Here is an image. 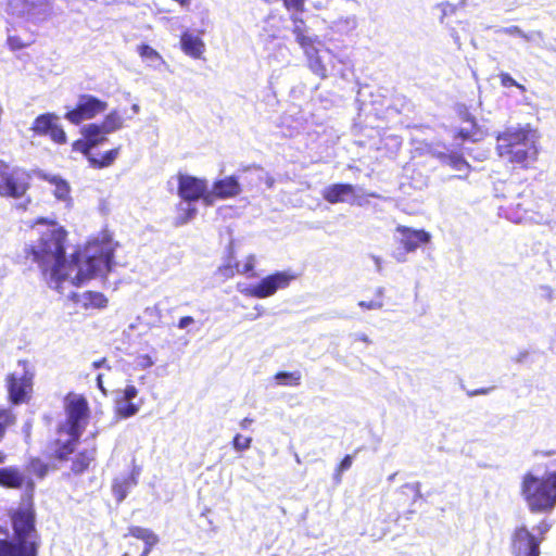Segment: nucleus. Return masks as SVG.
<instances>
[{"label":"nucleus","mask_w":556,"mask_h":556,"mask_svg":"<svg viewBox=\"0 0 556 556\" xmlns=\"http://www.w3.org/2000/svg\"><path fill=\"white\" fill-rule=\"evenodd\" d=\"M440 160L442 164L447 165L454 170L469 172L471 168L463 154L458 152L444 153L440 156Z\"/></svg>","instance_id":"a878e982"},{"label":"nucleus","mask_w":556,"mask_h":556,"mask_svg":"<svg viewBox=\"0 0 556 556\" xmlns=\"http://www.w3.org/2000/svg\"><path fill=\"white\" fill-rule=\"evenodd\" d=\"M294 276L286 271H276L266 276L254 286L245 289L244 294L256 299H265L274 295L279 289L287 288Z\"/></svg>","instance_id":"9b49d317"},{"label":"nucleus","mask_w":556,"mask_h":556,"mask_svg":"<svg viewBox=\"0 0 556 556\" xmlns=\"http://www.w3.org/2000/svg\"><path fill=\"white\" fill-rule=\"evenodd\" d=\"M137 484V479L134 475H128L122 478H115L112 483V491L115 498L122 502L128 494L129 490Z\"/></svg>","instance_id":"393cba45"},{"label":"nucleus","mask_w":556,"mask_h":556,"mask_svg":"<svg viewBox=\"0 0 556 556\" xmlns=\"http://www.w3.org/2000/svg\"><path fill=\"white\" fill-rule=\"evenodd\" d=\"M252 422H253V419L245 417V418H243V419L240 421V426H241V428L245 429V428H248Z\"/></svg>","instance_id":"603ef678"},{"label":"nucleus","mask_w":556,"mask_h":556,"mask_svg":"<svg viewBox=\"0 0 556 556\" xmlns=\"http://www.w3.org/2000/svg\"><path fill=\"white\" fill-rule=\"evenodd\" d=\"M51 185L54 186L53 194L59 200H68L71 194V188L66 180L51 176L46 178Z\"/></svg>","instance_id":"c756f323"},{"label":"nucleus","mask_w":556,"mask_h":556,"mask_svg":"<svg viewBox=\"0 0 556 556\" xmlns=\"http://www.w3.org/2000/svg\"><path fill=\"white\" fill-rule=\"evenodd\" d=\"M352 463H353V457L351 455H345L341 459V462L338 464L336 471H334V477H336L337 481L341 480L342 473L351 468Z\"/></svg>","instance_id":"79ce46f5"},{"label":"nucleus","mask_w":556,"mask_h":556,"mask_svg":"<svg viewBox=\"0 0 556 556\" xmlns=\"http://www.w3.org/2000/svg\"><path fill=\"white\" fill-rule=\"evenodd\" d=\"M137 52L142 59L151 61H162L161 54L147 43H141L137 47Z\"/></svg>","instance_id":"c9c22d12"},{"label":"nucleus","mask_w":556,"mask_h":556,"mask_svg":"<svg viewBox=\"0 0 556 556\" xmlns=\"http://www.w3.org/2000/svg\"><path fill=\"white\" fill-rule=\"evenodd\" d=\"M0 486L22 489L26 486L30 494L23 504L10 511V520L15 541L0 539L9 543L0 556H38L39 536L36 531V511L33 502L35 483L27 479L17 467L0 468Z\"/></svg>","instance_id":"f257e3e1"},{"label":"nucleus","mask_w":556,"mask_h":556,"mask_svg":"<svg viewBox=\"0 0 556 556\" xmlns=\"http://www.w3.org/2000/svg\"><path fill=\"white\" fill-rule=\"evenodd\" d=\"M25 468L29 475H31L38 479L46 478V476L48 475V472L50 470L49 464L37 456L30 457L28 459Z\"/></svg>","instance_id":"bb28decb"},{"label":"nucleus","mask_w":556,"mask_h":556,"mask_svg":"<svg viewBox=\"0 0 556 556\" xmlns=\"http://www.w3.org/2000/svg\"><path fill=\"white\" fill-rule=\"evenodd\" d=\"M355 188L351 184H333L323 193L324 199L331 204L344 202L346 197L354 194Z\"/></svg>","instance_id":"aec40b11"},{"label":"nucleus","mask_w":556,"mask_h":556,"mask_svg":"<svg viewBox=\"0 0 556 556\" xmlns=\"http://www.w3.org/2000/svg\"><path fill=\"white\" fill-rule=\"evenodd\" d=\"M99 125L103 127L104 131L109 135L121 129L124 125V119L116 110H113L104 116L102 123Z\"/></svg>","instance_id":"c85d7f7f"},{"label":"nucleus","mask_w":556,"mask_h":556,"mask_svg":"<svg viewBox=\"0 0 556 556\" xmlns=\"http://www.w3.org/2000/svg\"><path fill=\"white\" fill-rule=\"evenodd\" d=\"M496 151L501 157L521 168H529L538 159V148L532 129L527 127H507L498 132Z\"/></svg>","instance_id":"7ed1b4c3"},{"label":"nucleus","mask_w":556,"mask_h":556,"mask_svg":"<svg viewBox=\"0 0 556 556\" xmlns=\"http://www.w3.org/2000/svg\"><path fill=\"white\" fill-rule=\"evenodd\" d=\"M138 394V390L134 384H128L123 390V400L125 402H130L132 399H135Z\"/></svg>","instance_id":"c03bdc74"},{"label":"nucleus","mask_w":556,"mask_h":556,"mask_svg":"<svg viewBox=\"0 0 556 556\" xmlns=\"http://www.w3.org/2000/svg\"><path fill=\"white\" fill-rule=\"evenodd\" d=\"M125 536H132L143 541L144 547L139 556H149L152 548L159 543V536L152 530L139 526L128 527V532Z\"/></svg>","instance_id":"a211bd4d"},{"label":"nucleus","mask_w":556,"mask_h":556,"mask_svg":"<svg viewBox=\"0 0 556 556\" xmlns=\"http://www.w3.org/2000/svg\"><path fill=\"white\" fill-rule=\"evenodd\" d=\"M542 542V536L534 535L522 525L517 527L511 534L510 549L514 556H540Z\"/></svg>","instance_id":"f8f14e48"},{"label":"nucleus","mask_w":556,"mask_h":556,"mask_svg":"<svg viewBox=\"0 0 556 556\" xmlns=\"http://www.w3.org/2000/svg\"><path fill=\"white\" fill-rule=\"evenodd\" d=\"M396 231L401 235L400 245L407 253L414 252L419 245L430 241V235L422 229L414 230L400 225L396 227Z\"/></svg>","instance_id":"dca6fc26"},{"label":"nucleus","mask_w":556,"mask_h":556,"mask_svg":"<svg viewBox=\"0 0 556 556\" xmlns=\"http://www.w3.org/2000/svg\"><path fill=\"white\" fill-rule=\"evenodd\" d=\"M30 181L29 172L0 159V198L23 199L30 189Z\"/></svg>","instance_id":"0eeeda50"},{"label":"nucleus","mask_w":556,"mask_h":556,"mask_svg":"<svg viewBox=\"0 0 556 556\" xmlns=\"http://www.w3.org/2000/svg\"><path fill=\"white\" fill-rule=\"evenodd\" d=\"M65 421L58 427V433L81 435L89 424L90 407L85 395L68 392L64 396Z\"/></svg>","instance_id":"423d86ee"},{"label":"nucleus","mask_w":556,"mask_h":556,"mask_svg":"<svg viewBox=\"0 0 556 556\" xmlns=\"http://www.w3.org/2000/svg\"><path fill=\"white\" fill-rule=\"evenodd\" d=\"M241 192V186L235 176H228L213 184L212 194L218 199L233 198Z\"/></svg>","instance_id":"f3484780"},{"label":"nucleus","mask_w":556,"mask_h":556,"mask_svg":"<svg viewBox=\"0 0 556 556\" xmlns=\"http://www.w3.org/2000/svg\"><path fill=\"white\" fill-rule=\"evenodd\" d=\"M108 109V103L92 94H80L74 108L67 110L64 117L73 125L92 119Z\"/></svg>","instance_id":"1a4fd4ad"},{"label":"nucleus","mask_w":556,"mask_h":556,"mask_svg":"<svg viewBox=\"0 0 556 556\" xmlns=\"http://www.w3.org/2000/svg\"><path fill=\"white\" fill-rule=\"evenodd\" d=\"M377 299L374 300H363L358 302V306L363 309H380L383 306V290L381 288L377 289Z\"/></svg>","instance_id":"f704fd0d"},{"label":"nucleus","mask_w":556,"mask_h":556,"mask_svg":"<svg viewBox=\"0 0 556 556\" xmlns=\"http://www.w3.org/2000/svg\"><path fill=\"white\" fill-rule=\"evenodd\" d=\"M18 365L24 367L23 372H11L5 378L8 401L12 405L28 403L31 399L34 389L35 372L27 367L28 362L25 359L18 361Z\"/></svg>","instance_id":"6e6552de"},{"label":"nucleus","mask_w":556,"mask_h":556,"mask_svg":"<svg viewBox=\"0 0 556 556\" xmlns=\"http://www.w3.org/2000/svg\"><path fill=\"white\" fill-rule=\"evenodd\" d=\"M493 389L494 388H492V387L475 389V390L468 391V395L469 396L485 395V394L490 393Z\"/></svg>","instance_id":"de8ad7c7"},{"label":"nucleus","mask_w":556,"mask_h":556,"mask_svg":"<svg viewBox=\"0 0 556 556\" xmlns=\"http://www.w3.org/2000/svg\"><path fill=\"white\" fill-rule=\"evenodd\" d=\"M178 195L187 202H195L204 199L210 202L207 194V181L194 176L179 174L178 175Z\"/></svg>","instance_id":"ddd939ff"},{"label":"nucleus","mask_w":556,"mask_h":556,"mask_svg":"<svg viewBox=\"0 0 556 556\" xmlns=\"http://www.w3.org/2000/svg\"><path fill=\"white\" fill-rule=\"evenodd\" d=\"M96 381H97V387L98 389L103 393V394H106V390L104 388V384H103V375L102 374H99L96 378Z\"/></svg>","instance_id":"3c124183"},{"label":"nucleus","mask_w":556,"mask_h":556,"mask_svg":"<svg viewBox=\"0 0 556 556\" xmlns=\"http://www.w3.org/2000/svg\"><path fill=\"white\" fill-rule=\"evenodd\" d=\"M16 424V415L10 407H0V442L3 440L7 430Z\"/></svg>","instance_id":"2f4dec72"},{"label":"nucleus","mask_w":556,"mask_h":556,"mask_svg":"<svg viewBox=\"0 0 556 556\" xmlns=\"http://www.w3.org/2000/svg\"><path fill=\"white\" fill-rule=\"evenodd\" d=\"M300 371H278L275 379L282 386L298 387L301 383Z\"/></svg>","instance_id":"473e14b6"},{"label":"nucleus","mask_w":556,"mask_h":556,"mask_svg":"<svg viewBox=\"0 0 556 556\" xmlns=\"http://www.w3.org/2000/svg\"><path fill=\"white\" fill-rule=\"evenodd\" d=\"M4 458L5 456L2 453H0V464L4 462Z\"/></svg>","instance_id":"4d7b16f0"},{"label":"nucleus","mask_w":556,"mask_h":556,"mask_svg":"<svg viewBox=\"0 0 556 556\" xmlns=\"http://www.w3.org/2000/svg\"><path fill=\"white\" fill-rule=\"evenodd\" d=\"M538 531H539V535L538 536H542L544 539V534L548 531L549 529V526L546 523V522H541L538 527H536Z\"/></svg>","instance_id":"8fccbe9b"},{"label":"nucleus","mask_w":556,"mask_h":556,"mask_svg":"<svg viewBox=\"0 0 556 556\" xmlns=\"http://www.w3.org/2000/svg\"><path fill=\"white\" fill-rule=\"evenodd\" d=\"M286 10L302 13L305 10V0H281Z\"/></svg>","instance_id":"37998d69"},{"label":"nucleus","mask_w":556,"mask_h":556,"mask_svg":"<svg viewBox=\"0 0 556 556\" xmlns=\"http://www.w3.org/2000/svg\"><path fill=\"white\" fill-rule=\"evenodd\" d=\"M255 256L253 254L247 256L244 261V265L242 268H240V273L242 275H245L249 278H254L257 276V274L254 271L255 268Z\"/></svg>","instance_id":"ea45409f"},{"label":"nucleus","mask_w":556,"mask_h":556,"mask_svg":"<svg viewBox=\"0 0 556 556\" xmlns=\"http://www.w3.org/2000/svg\"><path fill=\"white\" fill-rule=\"evenodd\" d=\"M178 2L181 7H188L190 3V0H175Z\"/></svg>","instance_id":"864d4df0"},{"label":"nucleus","mask_w":556,"mask_h":556,"mask_svg":"<svg viewBox=\"0 0 556 556\" xmlns=\"http://www.w3.org/2000/svg\"><path fill=\"white\" fill-rule=\"evenodd\" d=\"M34 135L48 137L53 143L62 146L67 142V136L55 113L38 115L30 127Z\"/></svg>","instance_id":"9d476101"},{"label":"nucleus","mask_w":556,"mask_h":556,"mask_svg":"<svg viewBox=\"0 0 556 556\" xmlns=\"http://www.w3.org/2000/svg\"><path fill=\"white\" fill-rule=\"evenodd\" d=\"M520 492L532 513H549L556 506V471L538 477L526 472Z\"/></svg>","instance_id":"20e7f679"},{"label":"nucleus","mask_w":556,"mask_h":556,"mask_svg":"<svg viewBox=\"0 0 556 556\" xmlns=\"http://www.w3.org/2000/svg\"><path fill=\"white\" fill-rule=\"evenodd\" d=\"M138 410L139 406L137 404L127 402L126 404L116 407V416L125 419L136 415Z\"/></svg>","instance_id":"e433bc0d"},{"label":"nucleus","mask_w":556,"mask_h":556,"mask_svg":"<svg viewBox=\"0 0 556 556\" xmlns=\"http://www.w3.org/2000/svg\"><path fill=\"white\" fill-rule=\"evenodd\" d=\"M293 23L292 33L295 36L296 42L304 50V53H309V48L317 41L316 39L305 35V21L299 15H292Z\"/></svg>","instance_id":"b1692460"},{"label":"nucleus","mask_w":556,"mask_h":556,"mask_svg":"<svg viewBox=\"0 0 556 556\" xmlns=\"http://www.w3.org/2000/svg\"><path fill=\"white\" fill-rule=\"evenodd\" d=\"M194 212H195V210H194V208L190 210V211H189V217H191V216L194 214Z\"/></svg>","instance_id":"13d9d810"},{"label":"nucleus","mask_w":556,"mask_h":556,"mask_svg":"<svg viewBox=\"0 0 556 556\" xmlns=\"http://www.w3.org/2000/svg\"><path fill=\"white\" fill-rule=\"evenodd\" d=\"M459 118L462 122L467 125L464 127H458L454 130L452 138L460 146L467 141L476 142L479 141L482 137L481 129L475 118L468 112H462L459 114Z\"/></svg>","instance_id":"4468645a"},{"label":"nucleus","mask_w":556,"mask_h":556,"mask_svg":"<svg viewBox=\"0 0 556 556\" xmlns=\"http://www.w3.org/2000/svg\"><path fill=\"white\" fill-rule=\"evenodd\" d=\"M240 266L237 261H228L226 264L218 267V273L224 279H230L240 273Z\"/></svg>","instance_id":"72a5a7b5"},{"label":"nucleus","mask_w":556,"mask_h":556,"mask_svg":"<svg viewBox=\"0 0 556 556\" xmlns=\"http://www.w3.org/2000/svg\"><path fill=\"white\" fill-rule=\"evenodd\" d=\"M81 138L72 142V151L81 153L91 168L103 169L114 164L121 154V146L112 148L100 155H94L92 149L106 141V132L98 123H91L80 129Z\"/></svg>","instance_id":"39448f33"},{"label":"nucleus","mask_w":556,"mask_h":556,"mask_svg":"<svg viewBox=\"0 0 556 556\" xmlns=\"http://www.w3.org/2000/svg\"><path fill=\"white\" fill-rule=\"evenodd\" d=\"M123 556H129V553H125Z\"/></svg>","instance_id":"bf43d9fd"},{"label":"nucleus","mask_w":556,"mask_h":556,"mask_svg":"<svg viewBox=\"0 0 556 556\" xmlns=\"http://www.w3.org/2000/svg\"><path fill=\"white\" fill-rule=\"evenodd\" d=\"M29 203H30V199L28 198L24 204H18L17 207L26 210V205L29 204Z\"/></svg>","instance_id":"5fc2aeb1"},{"label":"nucleus","mask_w":556,"mask_h":556,"mask_svg":"<svg viewBox=\"0 0 556 556\" xmlns=\"http://www.w3.org/2000/svg\"><path fill=\"white\" fill-rule=\"evenodd\" d=\"M103 366H106L108 369H111V366L108 365V358L106 357H102V358H100L98 361H94L92 363V367L94 369L101 368Z\"/></svg>","instance_id":"09e8293b"},{"label":"nucleus","mask_w":556,"mask_h":556,"mask_svg":"<svg viewBox=\"0 0 556 556\" xmlns=\"http://www.w3.org/2000/svg\"><path fill=\"white\" fill-rule=\"evenodd\" d=\"M71 262L79 268L77 278L85 280L91 278L98 271L102 257L89 254L87 251H76L72 254Z\"/></svg>","instance_id":"2eb2a0df"},{"label":"nucleus","mask_w":556,"mask_h":556,"mask_svg":"<svg viewBox=\"0 0 556 556\" xmlns=\"http://www.w3.org/2000/svg\"><path fill=\"white\" fill-rule=\"evenodd\" d=\"M45 0H5L9 13L18 16H30Z\"/></svg>","instance_id":"4be33fe9"},{"label":"nucleus","mask_w":556,"mask_h":556,"mask_svg":"<svg viewBox=\"0 0 556 556\" xmlns=\"http://www.w3.org/2000/svg\"><path fill=\"white\" fill-rule=\"evenodd\" d=\"M403 489H410V490H413V491H417V489H416L415 486L409 485V484H405V485H403Z\"/></svg>","instance_id":"6e6d98bb"},{"label":"nucleus","mask_w":556,"mask_h":556,"mask_svg":"<svg viewBox=\"0 0 556 556\" xmlns=\"http://www.w3.org/2000/svg\"><path fill=\"white\" fill-rule=\"evenodd\" d=\"M516 208H517V212L516 214L513 216L514 220L516 223H519L521 222L522 219H525L527 217V213L530 212L531 210L529 207H522V204L521 203H517L516 204Z\"/></svg>","instance_id":"a18cd8bd"},{"label":"nucleus","mask_w":556,"mask_h":556,"mask_svg":"<svg viewBox=\"0 0 556 556\" xmlns=\"http://www.w3.org/2000/svg\"><path fill=\"white\" fill-rule=\"evenodd\" d=\"M33 41H23L18 36L12 35L7 38V46L11 51H18L28 46H30Z\"/></svg>","instance_id":"58836bf2"},{"label":"nucleus","mask_w":556,"mask_h":556,"mask_svg":"<svg viewBox=\"0 0 556 556\" xmlns=\"http://www.w3.org/2000/svg\"><path fill=\"white\" fill-rule=\"evenodd\" d=\"M194 324V319L191 316H184L178 320L177 327L179 329H185L188 326Z\"/></svg>","instance_id":"49530a36"},{"label":"nucleus","mask_w":556,"mask_h":556,"mask_svg":"<svg viewBox=\"0 0 556 556\" xmlns=\"http://www.w3.org/2000/svg\"><path fill=\"white\" fill-rule=\"evenodd\" d=\"M251 443H252V438L251 437H244L240 433H237L233 439H232V447L236 450V451H239V452H243L248 448H250L251 446Z\"/></svg>","instance_id":"4c0bfd02"},{"label":"nucleus","mask_w":556,"mask_h":556,"mask_svg":"<svg viewBox=\"0 0 556 556\" xmlns=\"http://www.w3.org/2000/svg\"><path fill=\"white\" fill-rule=\"evenodd\" d=\"M84 306L86 308H104L108 305V299L102 292L86 291L83 293Z\"/></svg>","instance_id":"cd10ccee"},{"label":"nucleus","mask_w":556,"mask_h":556,"mask_svg":"<svg viewBox=\"0 0 556 556\" xmlns=\"http://www.w3.org/2000/svg\"><path fill=\"white\" fill-rule=\"evenodd\" d=\"M498 78L501 85L505 88L516 87L521 91H526L525 86L517 83L508 73H500Z\"/></svg>","instance_id":"a19ab883"},{"label":"nucleus","mask_w":556,"mask_h":556,"mask_svg":"<svg viewBox=\"0 0 556 556\" xmlns=\"http://www.w3.org/2000/svg\"><path fill=\"white\" fill-rule=\"evenodd\" d=\"M70 438L65 442H62L59 439H55L52 442V445L55 446L53 458L59 462H66L68 460V457L71 454L74 453L77 443L80 440L81 435H75V434H67Z\"/></svg>","instance_id":"5701e85b"},{"label":"nucleus","mask_w":556,"mask_h":556,"mask_svg":"<svg viewBox=\"0 0 556 556\" xmlns=\"http://www.w3.org/2000/svg\"><path fill=\"white\" fill-rule=\"evenodd\" d=\"M180 49L190 58L200 59L205 50L203 40L189 31H184L180 35Z\"/></svg>","instance_id":"6ab92c4d"},{"label":"nucleus","mask_w":556,"mask_h":556,"mask_svg":"<svg viewBox=\"0 0 556 556\" xmlns=\"http://www.w3.org/2000/svg\"><path fill=\"white\" fill-rule=\"evenodd\" d=\"M96 460V450H83L71 459V472L75 476L83 475L89 470Z\"/></svg>","instance_id":"412c9836"},{"label":"nucleus","mask_w":556,"mask_h":556,"mask_svg":"<svg viewBox=\"0 0 556 556\" xmlns=\"http://www.w3.org/2000/svg\"><path fill=\"white\" fill-rule=\"evenodd\" d=\"M36 224H48L49 227L40 233L36 244L24 248L23 254L17 256V263L25 266L36 264L47 283L58 288L66 278L64 266L67 232L55 222H49L46 218H38Z\"/></svg>","instance_id":"f03ea898"},{"label":"nucleus","mask_w":556,"mask_h":556,"mask_svg":"<svg viewBox=\"0 0 556 556\" xmlns=\"http://www.w3.org/2000/svg\"><path fill=\"white\" fill-rule=\"evenodd\" d=\"M305 54L308 58V66L312 70V72L321 78L326 77L327 68L323 63L321 59L318 56V51L317 49L314 48V45L312 46V48H309V53Z\"/></svg>","instance_id":"7c9ffc66"}]
</instances>
